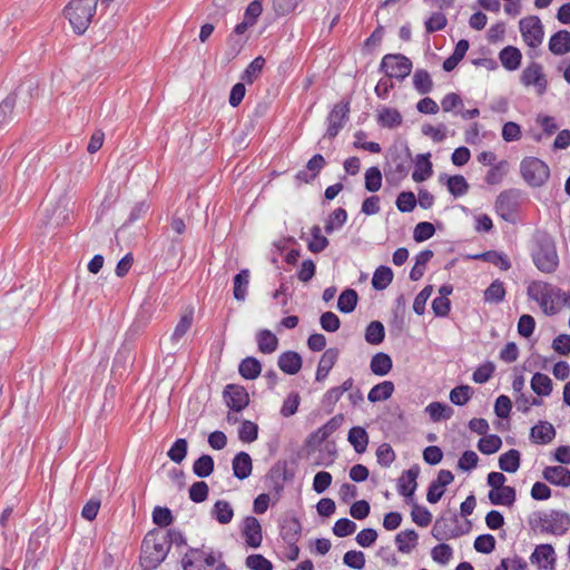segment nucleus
Wrapping results in <instances>:
<instances>
[{
	"instance_id": "nucleus-1",
	"label": "nucleus",
	"mask_w": 570,
	"mask_h": 570,
	"mask_svg": "<svg viewBox=\"0 0 570 570\" xmlns=\"http://www.w3.org/2000/svg\"><path fill=\"white\" fill-rule=\"evenodd\" d=\"M531 256L535 267L544 274L554 273L559 266L556 242L548 234H541L535 238Z\"/></svg>"
},
{
	"instance_id": "nucleus-2",
	"label": "nucleus",
	"mask_w": 570,
	"mask_h": 570,
	"mask_svg": "<svg viewBox=\"0 0 570 570\" xmlns=\"http://www.w3.org/2000/svg\"><path fill=\"white\" fill-rule=\"evenodd\" d=\"M98 0H71L63 13L71 28L78 35H82L90 26L96 12Z\"/></svg>"
},
{
	"instance_id": "nucleus-3",
	"label": "nucleus",
	"mask_w": 570,
	"mask_h": 570,
	"mask_svg": "<svg viewBox=\"0 0 570 570\" xmlns=\"http://www.w3.org/2000/svg\"><path fill=\"white\" fill-rule=\"evenodd\" d=\"M168 552L167 538L149 533L142 541L140 564L144 570H154L166 559Z\"/></svg>"
},
{
	"instance_id": "nucleus-4",
	"label": "nucleus",
	"mask_w": 570,
	"mask_h": 570,
	"mask_svg": "<svg viewBox=\"0 0 570 570\" xmlns=\"http://www.w3.org/2000/svg\"><path fill=\"white\" fill-rule=\"evenodd\" d=\"M520 173L531 187L543 186L550 177L549 166L537 157H525L520 164Z\"/></svg>"
},
{
	"instance_id": "nucleus-5",
	"label": "nucleus",
	"mask_w": 570,
	"mask_h": 570,
	"mask_svg": "<svg viewBox=\"0 0 570 570\" xmlns=\"http://www.w3.org/2000/svg\"><path fill=\"white\" fill-rule=\"evenodd\" d=\"M539 528L541 532L562 535L570 528V515L558 510L544 512L539 517Z\"/></svg>"
},
{
	"instance_id": "nucleus-6",
	"label": "nucleus",
	"mask_w": 570,
	"mask_h": 570,
	"mask_svg": "<svg viewBox=\"0 0 570 570\" xmlns=\"http://www.w3.org/2000/svg\"><path fill=\"white\" fill-rule=\"evenodd\" d=\"M380 70L389 78L405 79L412 70V61L400 53L385 55L381 61Z\"/></svg>"
},
{
	"instance_id": "nucleus-7",
	"label": "nucleus",
	"mask_w": 570,
	"mask_h": 570,
	"mask_svg": "<svg viewBox=\"0 0 570 570\" xmlns=\"http://www.w3.org/2000/svg\"><path fill=\"white\" fill-rule=\"evenodd\" d=\"M40 213L45 225L59 227L69 219L70 210L63 199H47L42 203Z\"/></svg>"
},
{
	"instance_id": "nucleus-8",
	"label": "nucleus",
	"mask_w": 570,
	"mask_h": 570,
	"mask_svg": "<svg viewBox=\"0 0 570 570\" xmlns=\"http://www.w3.org/2000/svg\"><path fill=\"white\" fill-rule=\"evenodd\" d=\"M519 29L524 42L531 47L537 48L543 41V26L539 17L529 16L519 21Z\"/></svg>"
},
{
	"instance_id": "nucleus-9",
	"label": "nucleus",
	"mask_w": 570,
	"mask_h": 570,
	"mask_svg": "<svg viewBox=\"0 0 570 570\" xmlns=\"http://www.w3.org/2000/svg\"><path fill=\"white\" fill-rule=\"evenodd\" d=\"M193 322H194V312H193V309H188L181 315L173 334L169 336L161 337L160 344L167 351H175L178 347L180 340L190 330Z\"/></svg>"
},
{
	"instance_id": "nucleus-10",
	"label": "nucleus",
	"mask_w": 570,
	"mask_h": 570,
	"mask_svg": "<svg viewBox=\"0 0 570 570\" xmlns=\"http://www.w3.org/2000/svg\"><path fill=\"white\" fill-rule=\"evenodd\" d=\"M519 197L520 193L517 189L504 190L497 197L495 212L502 219L507 222L513 219L519 206Z\"/></svg>"
},
{
	"instance_id": "nucleus-11",
	"label": "nucleus",
	"mask_w": 570,
	"mask_h": 570,
	"mask_svg": "<svg viewBox=\"0 0 570 570\" xmlns=\"http://www.w3.org/2000/svg\"><path fill=\"white\" fill-rule=\"evenodd\" d=\"M521 82L525 87L533 86L539 96L543 95L548 87L543 68L538 62H532L523 69L521 73Z\"/></svg>"
},
{
	"instance_id": "nucleus-12",
	"label": "nucleus",
	"mask_w": 570,
	"mask_h": 570,
	"mask_svg": "<svg viewBox=\"0 0 570 570\" xmlns=\"http://www.w3.org/2000/svg\"><path fill=\"white\" fill-rule=\"evenodd\" d=\"M544 299V302H541V309L547 315H554L558 313L560 306L569 303V295L561 288L548 283V291Z\"/></svg>"
},
{
	"instance_id": "nucleus-13",
	"label": "nucleus",
	"mask_w": 570,
	"mask_h": 570,
	"mask_svg": "<svg viewBox=\"0 0 570 570\" xmlns=\"http://www.w3.org/2000/svg\"><path fill=\"white\" fill-rule=\"evenodd\" d=\"M348 112V102H340L333 107L327 117L328 127L326 130V136L330 139L336 137L338 131L344 127Z\"/></svg>"
},
{
	"instance_id": "nucleus-14",
	"label": "nucleus",
	"mask_w": 570,
	"mask_h": 570,
	"mask_svg": "<svg viewBox=\"0 0 570 570\" xmlns=\"http://www.w3.org/2000/svg\"><path fill=\"white\" fill-rule=\"evenodd\" d=\"M530 561L537 564L539 570H553L557 561L554 548L549 543L537 546Z\"/></svg>"
},
{
	"instance_id": "nucleus-15",
	"label": "nucleus",
	"mask_w": 570,
	"mask_h": 570,
	"mask_svg": "<svg viewBox=\"0 0 570 570\" xmlns=\"http://www.w3.org/2000/svg\"><path fill=\"white\" fill-rule=\"evenodd\" d=\"M242 535L250 548H258L263 541L262 525L257 518L248 515L242 523Z\"/></svg>"
},
{
	"instance_id": "nucleus-16",
	"label": "nucleus",
	"mask_w": 570,
	"mask_h": 570,
	"mask_svg": "<svg viewBox=\"0 0 570 570\" xmlns=\"http://www.w3.org/2000/svg\"><path fill=\"white\" fill-rule=\"evenodd\" d=\"M224 397L227 406L235 411L240 412L249 402L248 393L242 386L229 384L226 386Z\"/></svg>"
},
{
	"instance_id": "nucleus-17",
	"label": "nucleus",
	"mask_w": 570,
	"mask_h": 570,
	"mask_svg": "<svg viewBox=\"0 0 570 570\" xmlns=\"http://www.w3.org/2000/svg\"><path fill=\"white\" fill-rule=\"evenodd\" d=\"M419 472V468L413 466L402 473L397 480V491L401 495H404L405 498H412L414 495L417 487L416 479Z\"/></svg>"
},
{
	"instance_id": "nucleus-18",
	"label": "nucleus",
	"mask_w": 570,
	"mask_h": 570,
	"mask_svg": "<svg viewBox=\"0 0 570 570\" xmlns=\"http://www.w3.org/2000/svg\"><path fill=\"white\" fill-rule=\"evenodd\" d=\"M301 523L296 517L286 515L281 523V537L287 544H294L299 539Z\"/></svg>"
},
{
	"instance_id": "nucleus-19",
	"label": "nucleus",
	"mask_w": 570,
	"mask_h": 570,
	"mask_svg": "<svg viewBox=\"0 0 570 570\" xmlns=\"http://www.w3.org/2000/svg\"><path fill=\"white\" fill-rule=\"evenodd\" d=\"M338 355H340V351L336 347H330V348L325 350V352L323 353V355L318 362L316 377H315L316 381L321 382L327 377L330 371L337 362Z\"/></svg>"
},
{
	"instance_id": "nucleus-20",
	"label": "nucleus",
	"mask_w": 570,
	"mask_h": 570,
	"mask_svg": "<svg viewBox=\"0 0 570 570\" xmlns=\"http://www.w3.org/2000/svg\"><path fill=\"white\" fill-rule=\"evenodd\" d=\"M556 436V430L553 425L547 421H540L538 424L531 428L530 439L538 444H548Z\"/></svg>"
},
{
	"instance_id": "nucleus-21",
	"label": "nucleus",
	"mask_w": 570,
	"mask_h": 570,
	"mask_svg": "<svg viewBox=\"0 0 570 570\" xmlns=\"http://www.w3.org/2000/svg\"><path fill=\"white\" fill-rule=\"evenodd\" d=\"M543 478L551 484L563 488L570 487V470L561 466H547L543 470Z\"/></svg>"
},
{
	"instance_id": "nucleus-22",
	"label": "nucleus",
	"mask_w": 570,
	"mask_h": 570,
	"mask_svg": "<svg viewBox=\"0 0 570 570\" xmlns=\"http://www.w3.org/2000/svg\"><path fill=\"white\" fill-rule=\"evenodd\" d=\"M279 368L289 375H294L302 368V357L297 352L287 351L278 356Z\"/></svg>"
},
{
	"instance_id": "nucleus-23",
	"label": "nucleus",
	"mask_w": 570,
	"mask_h": 570,
	"mask_svg": "<svg viewBox=\"0 0 570 570\" xmlns=\"http://www.w3.org/2000/svg\"><path fill=\"white\" fill-rule=\"evenodd\" d=\"M549 50L556 56L570 52V32L560 30L553 33L549 40Z\"/></svg>"
},
{
	"instance_id": "nucleus-24",
	"label": "nucleus",
	"mask_w": 570,
	"mask_h": 570,
	"mask_svg": "<svg viewBox=\"0 0 570 570\" xmlns=\"http://www.w3.org/2000/svg\"><path fill=\"white\" fill-rule=\"evenodd\" d=\"M253 469L252 458L246 452H239L233 459V472L239 480L247 479Z\"/></svg>"
},
{
	"instance_id": "nucleus-25",
	"label": "nucleus",
	"mask_w": 570,
	"mask_h": 570,
	"mask_svg": "<svg viewBox=\"0 0 570 570\" xmlns=\"http://www.w3.org/2000/svg\"><path fill=\"white\" fill-rule=\"evenodd\" d=\"M430 154H420L416 156L415 169L412 174V179L416 183L426 180L433 174L432 163L430 161Z\"/></svg>"
},
{
	"instance_id": "nucleus-26",
	"label": "nucleus",
	"mask_w": 570,
	"mask_h": 570,
	"mask_svg": "<svg viewBox=\"0 0 570 570\" xmlns=\"http://www.w3.org/2000/svg\"><path fill=\"white\" fill-rule=\"evenodd\" d=\"M515 498V489L510 485H503L495 491L489 492V500L492 504L495 505L503 504L511 507L514 503Z\"/></svg>"
},
{
	"instance_id": "nucleus-27",
	"label": "nucleus",
	"mask_w": 570,
	"mask_h": 570,
	"mask_svg": "<svg viewBox=\"0 0 570 570\" xmlns=\"http://www.w3.org/2000/svg\"><path fill=\"white\" fill-rule=\"evenodd\" d=\"M403 117L395 108L384 107L377 114V122L384 128H396L402 125Z\"/></svg>"
},
{
	"instance_id": "nucleus-28",
	"label": "nucleus",
	"mask_w": 570,
	"mask_h": 570,
	"mask_svg": "<svg viewBox=\"0 0 570 570\" xmlns=\"http://www.w3.org/2000/svg\"><path fill=\"white\" fill-rule=\"evenodd\" d=\"M325 164V159L321 154L314 155L306 164V169L312 171V174L308 175L306 170H301L297 173L296 178L304 183H309L318 175Z\"/></svg>"
},
{
	"instance_id": "nucleus-29",
	"label": "nucleus",
	"mask_w": 570,
	"mask_h": 570,
	"mask_svg": "<svg viewBox=\"0 0 570 570\" xmlns=\"http://www.w3.org/2000/svg\"><path fill=\"white\" fill-rule=\"evenodd\" d=\"M393 362L389 354L379 352L376 353L370 363V368L373 374L384 376L392 370Z\"/></svg>"
},
{
	"instance_id": "nucleus-30",
	"label": "nucleus",
	"mask_w": 570,
	"mask_h": 570,
	"mask_svg": "<svg viewBox=\"0 0 570 570\" xmlns=\"http://www.w3.org/2000/svg\"><path fill=\"white\" fill-rule=\"evenodd\" d=\"M521 462V454L518 450L511 449L504 452L499 458V468L508 473H514L519 470Z\"/></svg>"
},
{
	"instance_id": "nucleus-31",
	"label": "nucleus",
	"mask_w": 570,
	"mask_h": 570,
	"mask_svg": "<svg viewBox=\"0 0 570 570\" xmlns=\"http://www.w3.org/2000/svg\"><path fill=\"white\" fill-rule=\"evenodd\" d=\"M499 58L505 69L515 70L520 66L522 56L518 48L508 46L501 50Z\"/></svg>"
},
{
	"instance_id": "nucleus-32",
	"label": "nucleus",
	"mask_w": 570,
	"mask_h": 570,
	"mask_svg": "<svg viewBox=\"0 0 570 570\" xmlns=\"http://www.w3.org/2000/svg\"><path fill=\"white\" fill-rule=\"evenodd\" d=\"M212 517L220 524H228L233 520L234 509L228 501L218 500L212 509Z\"/></svg>"
},
{
	"instance_id": "nucleus-33",
	"label": "nucleus",
	"mask_w": 570,
	"mask_h": 570,
	"mask_svg": "<svg viewBox=\"0 0 570 570\" xmlns=\"http://www.w3.org/2000/svg\"><path fill=\"white\" fill-rule=\"evenodd\" d=\"M419 535L414 530L401 531L395 537L397 549L402 553H410L417 544Z\"/></svg>"
},
{
	"instance_id": "nucleus-34",
	"label": "nucleus",
	"mask_w": 570,
	"mask_h": 570,
	"mask_svg": "<svg viewBox=\"0 0 570 570\" xmlns=\"http://www.w3.org/2000/svg\"><path fill=\"white\" fill-rule=\"evenodd\" d=\"M394 392V384L391 381H384L382 383H379L374 385L368 394L367 399L370 402H381L390 399Z\"/></svg>"
},
{
	"instance_id": "nucleus-35",
	"label": "nucleus",
	"mask_w": 570,
	"mask_h": 570,
	"mask_svg": "<svg viewBox=\"0 0 570 570\" xmlns=\"http://www.w3.org/2000/svg\"><path fill=\"white\" fill-rule=\"evenodd\" d=\"M348 442L353 445L355 452L363 453L368 444V435L365 429L354 426L348 431Z\"/></svg>"
},
{
	"instance_id": "nucleus-36",
	"label": "nucleus",
	"mask_w": 570,
	"mask_h": 570,
	"mask_svg": "<svg viewBox=\"0 0 570 570\" xmlns=\"http://www.w3.org/2000/svg\"><path fill=\"white\" fill-rule=\"evenodd\" d=\"M238 371L244 379L255 380L261 374L262 365L257 358L248 356L240 362Z\"/></svg>"
},
{
	"instance_id": "nucleus-37",
	"label": "nucleus",
	"mask_w": 570,
	"mask_h": 570,
	"mask_svg": "<svg viewBox=\"0 0 570 570\" xmlns=\"http://www.w3.org/2000/svg\"><path fill=\"white\" fill-rule=\"evenodd\" d=\"M425 412L430 415L431 420L439 422L442 420H449L454 411L448 404L441 402H432L425 407Z\"/></svg>"
},
{
	"instance_id": "nucleus-38",
	"label": "nucleus",
	"mask_w": 570,
	"mask_h": 570,
	"mask_svg": "<svg viewBox=\"0 0 570 570\" xmlns=\"http://www.w3.org/2000/svg\"><path fill=\"white\" fill-rule=\"evenodd\" d=\"M257 344L262 353L271 354L276 351L278 340L271 331L262 330L257 333Z\"/></svg>"
},
{
	"instance_id": "nucleus-39",
	"label": "nucleus",
	"mask_w": 570,
	"mask_h": 570,
	"mask_svg": "<svg viewBox=\"0 0 570 570\" xmlns=\"http://www.w3.org/2000/svg\"><path fill=\"white\" fill-rule=\"evenodd\" d=\"M531 389L539 396H548L552 392V381L546 374L535 373L531 379Z\"/></svg>"
},
{
	"instance_id": "nucleus-40",
	"label": "nucleus",
	"mask_w": 570,
	"mask_h": 570,
	"mask_svg": "<svg viewBox=\"0 0 570 570\" xmlns=\"http://www.w3.org/2000/svg\"><path fill=\"white\" fill-rule=\"evenodd\" d=\"M249 284V271L248 269H242L235 277H234V289L233 294L235 299L237 301H244L247 295V288Z\"/></svg>"
},
{
	"instance_id": "nucleus-41",
	"label": "nucleus",
	"mask_w": 570,
	"mask_h": 570,
	"mask_svg": "<svg viewBox=\"0 0 570 570\" xmlns=\"http://www.w3.org/2000/svg\"><path fill=\"white\" fill-rule=\"evenodd\" d=\"M392 269L387 266H380L373 274L372 286L377 291H382L385 289L392 283Z\"/></svg>"
},
{
	"instance_id": "nucleus-42",
	"label": "nucleus",
	"mask_w": 570,
	"mask_h": 570,
	"mask_svg": "<svg viewBox=\"0 0 570 570\" xmlns=\"http://www.w3.org/2000/svg\"><path fill=\"white\" fill-rule=\"evenodd\" d=\"M433 257V252L430 249L422 250L416 255L415 264L410 272V278L412 281H419L425 271L426 264Z\"/></svg>"
},
{
	"instance_id": "nucleus-43",
	"label": "nucleus",
	"mask_w": 570,
	"mask_h": 570,
	"mask_svg": "<svg viewBox=\"0 0 570 570\" xmlns=\"http://www.w3.org/2000/svg\"><path fill=\"white\" fill-rule=\"evenodd\" d=\"M413 86L419 94H429L433 88L430 73L424 69H417L413 75Z\"/></svg>"
},
{
	"instance_id": "nucleus-44",
	"label": "nucleus",
	"mask_w": 570,
	"mask_h": 570,
	"mask_svg": "<svg viewBox=\"0 0 570 570\" xmlns=\"http://www.w3.org/2000/svg\"><path fill=\"white\" fill-rule=\"evenodd\" d=\"M385 337L384 326L379 321L371 322L365 330V341L372 345H379Z\"/></svg>"
},
{
	"instance_id": "nucleus-45",
	"label": "nucleus",
	"mask_w": 570,
	"mask_h": 570,
	"mask_svg": "<svg viewBox=\"0 0 570 570\" xmlns=\"http://www.w3.org/2000/svg\"><path fill=\"white\" fill-rule=\"evenodd\" d=\"M357 299V293L354 289H345L338 297L337 308L342 313H351L355 309Z\"/></svg>"
},
{
	"instance_id": "nucleus-46",
	"label": "nucleus",
	"mask_w": 570,
	"mask_h": 570,
	"mask_svg": "<svg viewBox=\"0 0 570 570\" xmlns=\"http://www.w3.org/2000/svg\"><path fill=\"white\" fill-rule=\"evenodd\" d=\"M214 471V460L208 454H203L193 464V472L198 478H207Z\"/></svg>"
},
{
	"instance_id": "nucleus-47",
	"label": "nucleus",
	"mask_w": 570,
	"mask_h": 570,
	"mask_svg": "<svg viewBox=\"0 0 570 570\" xmlns=\"http://www.w3.org/2000/svg\"><path fill=\"white\" fill-rule=\"evenodd\" d=\"M502 446V440L495 434L484 435L478 442V449L483 454H493Z\"/></svg>"
},
{
	"instance_id": "nucleus-48",
	"label": "nucleus",
	"mask_w": 570,
	"mask_h": 570,
	"mask_svg": "<svg viewBox=\"0 0 570 570\" xmlns=\"http://www.w3.org/2000/svg\"><path fill=\"white\" fill-rule=\"evenodd\" d=\"M347 219V213L343 208L335 209L327 218L324 229L326 234H332L334 230L341 228Z\"/></svg>"
},
{
	"instance_id": "nucleus-49",
	"label": "nucleus",
	"mask_w": 570,
	"mask_h": 570,
	"mask_svg": "<svg viewBox=\"0 0 570 570\" xmlns=\"http://www.w3.org/2000/svg\"><path fill=\"white\" fill-rule=\"evenodd\" d=\"M265 66V59L262 56L256 57L245 69L242 75V80L253 83L258 78Z\"/></svg>"
},
{
	"instance_id": "nucleus-50",
	"label": "nucleus",
	"mask_w": 570,
	"mask_h": 570,
	"mask_svg": "<svg viewBox=\"0 0 570 570\" xmlns=\"http://www.w3.org/2000/svg\"><path fill=\"white\" fill-rule=\"evenodd\" d=\"M505 288L499 279L492 282L484 291V301L488 303H500L504 299Z\"/></svg>"
},
{
	"instance_id": "nucleus-51",
	"label": "nucleus",
	"mask_w": 570,
	"mask_h": 570,
	"mask_svg": "<svg viewBox=\"0 0 570 570\" xmlns=\"http://www.w3.org/2000/svg\"><path fill=\"white\" fill-rule=\"evenodd\" d=\"M509 169V164L507 160H501L498 164L493 165L485 176V181L489 185H497L502 181L503 177L507 175Z\"/></svg>"
},
{
	"instance_id": "nucleus-52",
	"label": "nucleus",
	"mask_w": 570,
	"mask_h": 570,
	"mask_svg": "<svg viewBox=\"0 0 570 570\" xmlns=\"http://www.w3.org/2000/svg\"><path fill=\"white\" fill-rule=\"evenodd\" d=\"M548 283L541 281H533L527 288V295L530 299L537 302L541 307V302H544L547 296Z\"/></svg>"
},
{
	"instance_id": "nucleus-53",
	"label": "nucleus",
	"mask_w": 570,
	"mask_h": 570,
	"mask_svg": "<svg viewBox=\"0 0 570 570\" xmlns=\"http://www.w3.org/2000/svg\"><path fill=\"white\" fill-rule=\"evenodd\" d=\"M446 186L449 191L454 197L463 196L468 193L469 184L465 178L461 175L451 176L446 179Z\"/></svg>"
},
{
	"instance_id": "nucleus-54",
	"label": "nucleus",
	"mask_w": 570,
	"mask_h": 570,
	"mask_svg": "<svg viewBox=\"0 0 570 570\" xmlns=\"http://www.w3.org/2000/svg\"><path fill=\"white\" fill-rule=\"evenodd\" d=\"M238 438L244 443H252L258 438V426L252 421H244L238 429Z\"/></svg>"
},
{
	"instance_id": "nucleus-55",
	"label": "nucleus",
	"mask_w": 570,
	"mask_h": 570,
	"mask_svg": "<svg viewBox=\"0 0 570 570\" xmlns=\"http://www.w3.org/2000/svg\"><path fill=\"white\" fill-rule=\"evenodd\" d=\"M395 205L401 213H411L416 206V197L412 191H402L399 194Z\"/></svg>"
},
{
	"instance_id": "nucleus-56",
	"label": "nucleus",
	"mask_w": 570,
	"mask_h": 570,
	"mask_svg": "<svg viewBox=\"0 0 570 570\" xmlns=\"http://www.w3.org/2000/svg\"><path fill=\"white\" fill-rule=\"evenodd\" d=\"M382 186V174L377 167H370L365 171V188L371 193L380 190Z\"/></svg>"
},
{
	"instance_id": "nucleus-57",
	"label": "nucleus",
	"mask_w": 570,
	"mask_h": 570,
	"mask_svg": "<svg viewBox=\"0 0 570 570\" xmlns=\"http://www.w3.org/2000/svg\"><path fill=\"white\" fill-rule=\"evenodd\" d=\"M472 395V389L469 385H460L450 392V401L455 405L466 404Z\"/></svg>"
},
{
	"instance_id": "nucleus-58",
	"label": "nucleus",
	"mask_w": 570,
	"mask_h": 570,
	"mask_svg": "<svg viewBox=\"0 0 570 570\" xmlns=\"http://www.w3.org/2000/svg\"><path fill=\"white\" fill-rule=\"evenodd\" d=\"M188 443L185 439H177L168 451L169 459L175 463H180L186 458Z\"/></svg>"
},
{
	"instance_id": "nucleus-59",
	"label": "nucleus",
	"mask_w": 570,
	"mask_h": 570,
	"mask_svg": "<svg viewBox=\"0 0 570 570\" xmlns=\"http://www.w3.org/2000/svg\"><path fill=\"white\" fill-rule=\"evenodd\" d=\"M355 530L356 523L347 518L338 519L333 527V533L338 538L351 535Z\"/></svg>"
},
{
	"instance_id": "nucleus-60",
	"label": "nucleus",
	"mask_w": 570,
	"mask_h": 570,
	"mask_svg": "<svg viewBox=\"0 0 570 570\" xmlns=\"http://www.w3.org/2000/svg\"><path fill=\"white\" fill-rule=\"evenodd\" d=\"M343 562L352 569L362 570L365 567V556L362 551L350 550L344 554Z\"/></svg>"
},
{
	"instance_id": "nucleus-61",
	"label": "nucleus",
	"mask_w": 570,
	"mask_h": 570,
	"mask_svg": "<svg viewBox=\"0 0 570 570\" xmlns=\"http://www.w3.org/2000/svg\"><path fill=\"white\" fill-rule=\"evenodd\" d=\"M377 463L381 466L387 468L395 460V453L392 446L387 443L381 444L376 450Z\"/></svg>"
},
{
	"instance_id": "nucleus-62",
	"label": "nucleus",
	"mask_w": 570,
	"mask_h": 570,
	"mask_svg": "<svg viewBox=\"0 0 570 570\" xmlns=\"http://www.w3.org/2000/svg\"><path fill=\"white\" fill-rule=\"evenodd\" d=\"M435 233L434 225L429 222L419 223L413 233V238L415 242L421 243L431 238Z\"/></svg>"
},
{
	"instance_id": "nucleus-63",
	"label": "nucleus",
	"mask_w": 570,
	"mask_h": 570,
	"mask_svg": "<svg viewBox=\"0 0 570 570\" xmlns=\"http://www.w3.org/2000/svg\"><path fill=\"white\" fill-rule=\"evenodd\" d=\"M208 485L204 481H197L189 489V499L195 503L204 502L208 497Z\"/></svg>"
},
{
	"instance_id": "nucleus-64",
	"label": "nucleus",
	"mask_w": 570,
	"mask_h": 570,
	"mask_svg": "<svg viewBox=\"0 0 570 570\" xmlns=\"http://www.w3.org/2000/svg\"><path fill=\"white\" fill-rule=\"evenodd\" d=\"M246 566L252 570H273V564L262 554H252L246 558Z\"/></svg>"
}]
</instances>
